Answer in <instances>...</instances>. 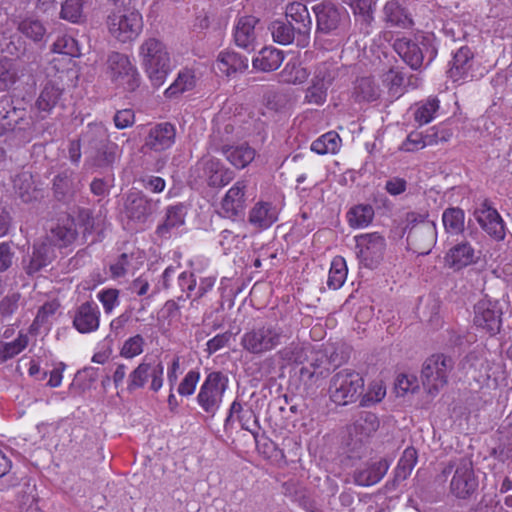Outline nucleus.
I'll return each mask as SVG.
<instances>
[{
  "label": "nucleus",
  "mask_w": 512,
  "mask_h": 512,
  "mask_svg": "<svg viewBox=\"0 0 512 512\" xmlns=\"http://www.w3.org/2000/svg\"><path fill=\"white\" fill-rule=\"evenodd\" d=\"M271 34L273 40L281 45H288L294 39V29L290 24L283 21H274L271 24Z\"/></svg>",
  "instance_id": "47"
},
{
  "label": "nucleus",
  "mask_w": 512,
  "mask_h": 512,
  "mask_svg": "<svg viewBox=\"0 0 512 512\" xmlns=\"http://www.w3.org/2000/svg\"><path fill=\"white\" fill-rule=\"evenodd\" d=\"M357 256L361 263L375 267L382 258L385 249V239L378 233H366L355 237Z\"/></svg>",
  "instance_id": "13"
},
{
  "label": "nucleus",
  "mask_w": 512,
  "mask_h": 512,
  "mask_svg": "<svg viewBox=\"0 0 512 512\" xmlns=\"http://www.w3.org/2000/svg\"><path fill=\"white\" fill-rule=\"evenodd\" d=\"M347 278L346 261L341 256H336L329 270L327 284L329 288L337 290L343 286Z\"/></svg>",
  "instance_id": "41"
},
{
  "label": "nucleus",
  "mask_w": 512,
  "mask_h": 512,
  "mask_svg": "<svg viewBox=\"0 0 512 512\" xmlns=\"http://www.w3.org/2000/svg\"><path fill=\"white\" fill-rule=\"evenodd\" d=\"M148 388L152 392H158L164 385V365L158 360H148L145 357L138 366L129 374L127 388L135 391Z\"/></svg>",
  "instance_id": "7"
},
{
  "label": "nucleus",
  "mask_w": 512,
  "mask_h": 512,
  "mask_svg": "<svg viewBox=\"0 0 512 512\" xmlns=\"http://www.w3.org/2000/svg\"><path fill=\"white\" fill-rule=\"evenodd\" d=\"M234 131V126L226 122L223 116L218 115L214 120L213 138L222 142L229 141L230 135Z\"/></svg>",
  "instance_id": "58"
},
{
  "label": "nucleus",
  "mask_w": 512,
  "mask_h": 512,
  "mask_svg": "<svg viewBox=\"0 0 512 512\" xmlns=\"http://www.w3.org/2000/svg\"><path fill=\"white\" fill-rule=\"evenodd\" d=\"M14 187L24 202H29L35 196V189L32 187L31 175L22 173L14 180Z\"/></svg>",
  "instance_id": "50"
},
{
  "label": "nucleus",
  "mask_w": 512,
  "mask_h": 512,
  "mask_svg": "<svg viewBox=\"0 0 512 512\" xmlns=\"http://www.w3.org/2000/svg\"><path fill=\"white\" fill-rule=\"evenodd\" d=\"M52 50L57 54L68 55L71 57H79L81 55L78 42L68 35L58 37L53 43Z\"/></svg>",
  "instance_id": "45"
},
{
  "label": "nucleus",
  "mask_w": 512,
  "mask_h": 512,
  "mask_svg": "<svg viewBox=\"0 0 512 512\" xmlns=\"http://www.w3.org/2000/svg\"><path fill=\"white\" fill-rule=\"evenodd\" d=\"M472 54L468 47H461L453 56L451 67L448 71L449 77L455 83H463L472 79L471 73Z\"/></svg>",
  "instance_id": "18"
},
{
  "label": "nucleus",
  "mask_w": 512,
  "mask_h": 512,
  "mask_svg": "<svg viewBox=\"0 0 512 512\" xmlns=\"http://www.w3.org/2000/svg\"><path fill=\"white\" fill-rule=\"evenodd\" d=\"M257 23L258 20L254 16L238 18L234 29V40L237 46L245 49L253 46L257 35Z\"/></svg>",
  "instance_id": "21"
},
{
  "label": "nucleus",
  "mask_w": 512,
  "mask_h": 512,
  "mask_svg": "<svg viewBox=\"0 0 512 512\" xmlns=\"http://www.w3.org/2000/svg\"><path fill=\"white\" fill-rule=\"evenodd\" d=\"M246 180H238L226 192L221 202V211L226 218H236L243 214L246 206Z\"/></svg>",
  "instance_id": "15"
},
{
  "label": "nucleus",
  "mask_w": 512,
  "mask_h": 512,
  "mask_svg": "<svg viewBox=\"0 0 512 512\" xmlns=\"http://www.w3.org/2000/svg\"><path fill=\"white\" fill-rule=\"evenodd\" d=\"M442 222L449 234H460L464 230L465 213L460 208H448L443 212Z\"/></svg>",
  "instance_id": "39"
},
{
  "label": "nucleus",
  "mask_w": 512,
  "mask_h": 512,
  "mask_svg": "<svg viewBox=\"0 0 512 512\" xmlns=\"http://www.w3.org/2000/svg\"><path fill=\"white\" fill-rule=\"evenodd\" d=\"M182 372L181 358L178 355H174L167 364V380L171 390L174 389Z\"/></svg>",
  "instance_id": "61"
},
{
  "label": "nucleus",
  "mask_w": 512,
  "mask_h": 512,
  "mask_svg": "<svg viewBox=\"0 0 512 512\" xmlns=\"http://www.w3.org/2000/svg\"><path fill=\"white\" fill-rule=\"evenodd\" d=\"M417 463V452L413 447H407L398 462L397 469L406 477L411 473Z\"/></svg>",
  "instance_id": "57"
},
{
  "label": "nucleus",
  "mask_w": 512,
  "mask_h": 512,
  "mask_svg": "<svg viewBox=\"0 0 512 512\" xmlns=\"http://www.w3.org/2000/svg\"><path fill=\"white\" fill-rule=\"evenodd\" d=\"M107 25L112 37L126 43L139 36L143 28V19L135 10L117 11L109 15Z\"/></svg>",
  "instance_id": "8"
},
{
  "label": "nucleus",
  "mask_w": 512,
  "mask_h": 512,
  "mask_svg": "<svg viewBox=\"0 0 512 512\" xmlns=\"http://www.w3.org/2000/svg\"><path fill=\"white\" fill-rule=\"evenodd\" d=\"M138 56L152 85H163L172 71L170 54L165 44L156 38L145 39L139 46Z\"/></svg>",
  "instance_id": "1"
},
{
  "label": "nucleus",
  "mask_w": 512,
  "mask_h": 512,
  "mask_svg": "<svg viewBox=\"0 0 512 512\" xmlns=\"http://www.w3.org/2000/svg\"><path fill=\"white\" fill-rule=\"evenodd\" d=\"M381 93V88L370 77H362L357 80L355 86L356 97L364 101L376 100Z\"/></svg>",
  "instance_id": "42"
},
{
  "label": "nucleus",
  "mask_w": 512,
  "mask_h": 512,
  "mask_svg": "<svg viewBox=\"0 0 512 512\" xmlns=\"http://www.w3.org/2000/svg\"><path fill=\"white\" fill-rule=\"evenodd\" d=\"M418 388V379L413 374H400L396 378L395 391L398 396H405L408 393H414Z\"/></svg>",
  "instance_id": "51"
},
{
  "label": "nucleus",
  "mask_w": 512,
  "mask_h": 512,
  "mask_svg": "<svg viewBox=\"0 0 512 512\" xmlns=\"http://www.w3.org/2000/svg\"><path fill=\"white\" fill-rule=\"evenodd\" d=\"M383 85L393 94L398 93L399 88L403 84V76L400 72L390 69L382 76Z\"/></svg>",
  "instance_id": "63"
},
{
  "label": "nucleus",
  "mask_w": 512,
  "mask_h": 512,
  "mask_svg": "<svg viewBox=\"0 0 512 512\" xmlns=\"http://www.w3.org/2000/svg\"><path fill=\"white\" fill-rule=\"evenodd\" d=\"M345 3L352 9L356 20L360 21L368 28L373 21V1L372 0H345ZM365 33H369L366 29Z\"/></svg>",
  "instance_id": "40"
},
{
  "label": "nucleus",
  "mask_w": 512,
  "mask_h": 512,
  "mask_svg": "<svg viewBox=\"0 0 512 512\" xmlns=\"http://www.w3.org/2000/svg\"><path fill=\"white\" fill-rule=\"evenodd\" d=\"M317 20V29L324 33L339 32L349 23L346 9L331 1H325L313 7Z\"/></svg>",
  "instance_id": "12"
},
{
  "label": "nucleus",
  "mask_w": 512,
  "mask_h": 512,
  "mask_svg": "<svg viewBox=\"0 0 512 512\" xmlns=\"http://www.w3.org/2000/svg\"><path fill=\"white\" fill-rule=\"evenodd\" d=\"M395 51L412 69H419L424 60L430 64L437 56L438 41L434 33L422 32L413 39H398L394 44Z\"/></svg>",
  "instance_id": "3"
},
{
  "label": "nucleus",
  "mask_w": 512,
  "mask_h": 512,
  "mask_svg": "<svg viewBox=\"0 0 512 512\" xmlns=\"http://www.w3.org/2000/svg\"><path fill=\"white\" fill-rule=\"evenodd\" d=\"M279 76L282 82L297 85L304 83L309 73L297 59H293L285 64Z\"/></svg>",
  "instance_id": "37"
},
{
  "label": "nucleus",
  "mask_w": 512,
  "mask_h": 512,
  "mask_svg": "<svg viewBox=\"0 0 512 512\" xmlns=\"http://www.w3.org/2000/svg\"><path fill=\"white\" fill-rule=\"evenodd\" d=\"M199 380L200 372L196 369L189 370L179 383L177 392L181 396H191L194 394Z\"/></svg>",
  "instance_id": "53"
},
{
  "label": "nucleus",
  "mask_w": 512,
  "mask_h": 512,
  "mask_svg": "<svg viewBox=\"0 0 512 512\" xmlns=\"http://www.w3.org/2000/svg\"><path fill=\"white\" fill-rule=\"evenodd\" d=\"M283 60L282 51L274 47H265L253 58L252 65L256 70L270 72L278 69Z\"/></svg>",
  "instance_id": "29"
},
{
  "label": "nucleus",
  "mask_w": 512,
  "mask_h": 512,
  "mask_svg": "<svg viewBox=\"0 0 512 512\" xmlns=\"http://www.w3.org/2000/svg\"><path fill=\"white\" fill-rule=\"evenodd\" d=\"M106 138V129L101 123L89 124L82 136L83 142L96 143Z\"/></svg>",
  "instance_id": "64"
},
{
  "label": "nucleus",
  "mask_w": 512,
  "mask_h": 512,
  "mask_svg": "<svg viewBox=\"0 0 512 512\" xmlns=\"http://www.w3.org/2000/svg\"><path fill=\"white\" fill-rule=\"evenodd\" d=\"M247 67L248 59L246 57L229 50L221 51L213 65L215 71L225 76L244 71Z\"/></svg>",
  "instance_id": "20"
},
{
  "label": "nucleus",
  "mask_w": 512,
  "mask_h": 512,
  "mask_svg": "<svg viewBox=\"0 0 512 512\" xmlns=\"http://www.w3.org/2000/svg\"><path fill=\"white\" fill-rule=\"evenodd\" d=\"M337 75V67L333 63L323 62L316 67L313 81L329 87Z\"/></svg>",
  "instance_id": "49"
},
{
  "label": "nucleus",
  "mask_w": 512,
  "mask_h": 512,
  "mask_svg": "<svg viewBox=\"0 0 512 512\" xmlns=\"http://www.w3.org/2000/svg\"><path fill=\"white\" fill-rule=\"evenodd\" d=\"M501 313L496 303L483 299L474 308V324L490 334H496L501 327Z\"/></svg>",
  "instance_id": "14"
},
{
  "label": "nucleus",
  "mask_w": 512,
  "mask_h": 512,
  "mask_svg": "<svg viewBox=\"0 0 512 512\" xmlns=\"http://www.w3.org/2000/svg\"><path fill=\"white\" fill-rule=\"evenodd\" d=\"M144 338L137 334L126 339L120 349V355L125 359H133L144 351Z\"/></svg>",
  "instance_id": "46"
},
{
  "label": "nucleus",
  "mask_w": 512,
  "mask_h": 512,
  "mask_svg": "<svg viewBox=\"0 0 512 512\" xmlns=\"http://www.w3.org/2000/svg\"><path fill=\"white\" fill-rule=\"evenodd\" d=\"M198 76L194 69L183 68L178 73L174 81L165 90L167 98H177L186 92L192 91L198 82Z\"/></svg>",
  "instance_id": "22"
},
{
  "label": "nucleus",
  "mask_w": 512,
  "mask_h": 512,
  "mask_svg": "<svg viewBox=\"0 0 512 512\" xmlns=\"http://www.w3.org/2000/svg\"><path fill=\"white\" fill-rule=\"evenodd\" d=\"M286 16L299 24L298 31L301 34L299 45L305 47L308 44L309 33L312 27V19L307 7L300 2L290 3L286 7Z\"/></svg>",
  "instance_id": "19"
},
{
  "label": "nucleus",
  "mask_w": 512,
  "mask_h": 512,
  "mask_svg": "<svg viewBox=\"0 0 512 512\" xmlns=\"http://www.w3.org/2000/svg\"><path fill=\"white\" fill-rule=\"evenodd\" d=\"M228 383V377L221 372H211L205 377L197 395V403L205 413L214 416L219 411Z\"/></svg>",
  "instance_id": "5"
},
{
  "label": "nucleus",
  "mask_w": 512,
  "mask_h": 512,
  "mask_svg": "<svg viewBox=\"0 0 512 512\" xmlns=\"http://www.w3.org/2000/svg\"><path fill=\"white\" fill-rule=\"evenodd\" d=\"M278 219V209L269 202H258L249 213V221L252 225L266 229Z\"/></svg>",
  "instance_id": "25"
},
{
  "label": "nucleus",
  "mask_w": 512,
  "mask_h": 512,
  "mask_svg": "<svg viewBox=\"0 0 512 512\" xmlns=\"http://www.w3.org/2000/svg\"><path fill=\"white\" fill-rule=\"evenodd\" d=\"M28 345V337L24 334L19 336L12 342L3 344L0 347V359L6 361L21 353Z\"/></svg>",
  "instance_id": "48"
},
{
  "label": "nucleus",
  "mask_w": 512,
  "mask_h": 512,
  "mask_svg": "<svg viewBox=\"0 0 512 512\" xmlns=\"http://www.w3.org/2000/svg\"><path fill=\"white\" fill-rule=\"evenodd\" d=\"M82 16V0H66L62 4L61 17L76 23Z\"/></svg>",
  "instance_id": "55"
},
{
  "label": "nucleus",
  "mask_w": 512,
  "mask_h": 512,
  "mask_svg": "<svg viewBox=\"0 0 512 512\" xmlns=\"http://www.w3.org/2000/svg\"><path fill=\"white\" fill-rule=\"evenodd\" d=\"M176 130L170 123H160L152 127L145 139L144 148L162 152L172 147L175 142Z\"/></svg>",
  "instance_id": "16"
},
{
  "label": "nucleus",
  "mask_w": 512,
  "mask_h": 512,
  "mask_svg": "<svg viewBox=\"0 0 512 512\" xmlns=\"http://www.w3.org/2000/svg\"><path fill=\"white\" fill-rule=\"evenodd\" d=\"M341 145L340 136L334 131H329L311 143V151L318 155L336 154L339 152Z\"/></svg>",
  "instance_id": "34"
},
{
  "label": "nucleus",
  "mask_w": 512,
  "mask_h": 512,
  "mask_svg": "<svg viewBox=\"0 0 512 512\" xmlns=\"http://www.w3.org/2000/svg\"><path fill=\"white\" fill-rule=\"evenodd\" d=\"M427 145L425 137L419 132H411L401 145V150L414 152L423 149Z\"/></svg>",
  "instance_id": "62"
},
{
  "label": "nucleus",
  "mask_w": 512,
  "mask_h": 512,
  "mask_svg": "<svg viewBox=\"0 0 512 512\" xmlns=\"http://www.w3.org/2000/svg\"><path fill=\"white\" fill-rule=\"evenodd\" d=\"M54 257L53 245L49 243L35 244L33 255L28 267L29 273H34L46 266Z\"/></svg>",
  "instance_id": "38"
},
{
  "label": "nucleus",
  "mask_w": 512,
  "mask_h": 512,
  "mask_svg": "<svg viewBox=\"0 0 512 512\" xmlns=\"http://www.w3.org/2000/svg\"><path fill=\"white\" fill-rule=\"evenodd\" d=\"M309 347L303 343L292 342L277 352V357L286 365L302 364L307 359Z\"/></svg>",
  "instance_id": "35"
},
{
  "label": "nucleus",
  "mask_w": 512,
  "mask_h": 512,
  "mask_svg": "<svg viewBox=\"0 0 512 512\" xmlns=\"http://www.w3.org/2000/svg\"><path fill=\"white\" fill-rule=\"evenodd\" d=\"M455 468L450 482V490L457 498L465 499L472 495L478 488V479L474 473L472 462L469 459L462 458L450 465L449 473Z\"/></svg>",
  "instance_id": "11"
},
{
  "label": "nucleus",
  "mask_w": 512,
  "mask_h": 512,
  "mask_svg": "<svg viewBox=\"0 0 512 512\" xmlns=\"http://www.w3.org/2000/svg\"><path fill=\"white\" fill-rule=\"evenodd\" d=\"M390 463L386 459L372 462L355 474V483L360 486H372L378 483L386 474Z\"/></svg>",
  "instance_id": "23"
},
{
  "label": "nucleus",
  "mask_w": 512,
  "mask_h": 512,
  "mask_svg": "<svg viewBox=\"0 0 512 512\" xmlns=\"http://www.w3.org/2000/svg\"><path fill=\"white\" fill-rule=\"evenodd\" d=\"M191 177L196 182L206 183L211 187H222L234 178V174L219 159L206 155L192 168Z\"/></svg>",
  "instance_id": "9"
},
{
  "label": "nucleus",
  "mask_w": 512,
  "mask_h": 512,
  "mask_svg": "<svg viewBox=\"0 0 512 512\" xmlns=\"http://www.w3.org/2000/svg\"><path fill=\"white\" fill-rule=\"evenodd\" d=\"M100 310L96 303L86 302L75 311L73 326L80 333H91L99 328Z\"/></svg>",
  "instance_id": "17"
},
{
  "label": "nucleus",
  "mask_w": 512,
  "mask_h": 512,
  "mask_svg": "<svg viewBox=\"0 0 512 512\" xmlns=\"http://www.w3.org/2000/svg\"><path fill=\"white\" fill-rule=\"evenodd\" d=\"M363 388L364 379L360 373L351 369H342L332 376L329 395L334 403L347 405L362 394Z\"/></svg>",
  "instance_id": "4"
},
{
  "label": "nucleus",
  "mask_w": 512,
  "mask_h": 512,
  "mask_svg": "<svg viewBox=\"0 0 512 512\" xmlns=\"http://www.w3.org/2000/svg\"><path fill=\"white\" fill-rule=\"evenodd\" d=\"M97 299L100 301L104 312L107 314L111 313L120 304L119 291L113 288L102 289L99 291L97 294Z\"/></svg>",
  "instance_id": "54"
},
{
  "label": "nucleus",
  "mask_w": 512,
  "mask_h": 512,
  "mask_svg": "<svg viewBox=\"0 0 512 512\" xmlns=\"http://www.w3.org/2000/svg\"><path fill=\"white\" fill-rule=\"evenodd\" d=\"M77 235L75 224L72 220L67 219L65 223L58 224L51 230V236L55 244L59 246H67L72 243Z\"/></svg>",
  "instance_id": "43"
},
{
  "label": "nucleus",
  "mask_w": 512,
  "mask_h": 512,
  "mask_svg": "<svg viewBox=\"0 0 512 512\" xmlns=\"http://www.w3.org/2000/svg\"><path fill=\"white\" fill-rule=\"evenodd\" d=\"M439 100L436 98H429L425 102L417 104L414 112L415 121L419 125H425L431 122L439 109Z\"/></svg>",
  "instance_id": "44"
},
{
  "label": "nucleus",
  "mask_w": 512,
  "mask_h": 512,
  "mask_svg": "<svg viewBox=\"0 0 512 512\" xmlns=\"http://www.w3.org/2000/svg\"><path fill=\"white\" fill-rule=\"evenodd\" d=\"M474 216L481 228H484V224H488L493 219L499 218V213L496 209L484 202L475 210Z\"/></svg>",
  "instance_id": "60"
},
{
  "label": "nucleus",
  "mask_w": 512,
  "mask_h": 512,
  "mask_svg": "<svg viewBox=\"0 0 512 512\" xmlns=\"http://www.w3.org/2000/svg\"><path fill=\"white\" fill-rule=\"evenodd\" d=\"M476 258L473 247L469 243L463 242L451 248L445 259L450 267L461 269L474 263Z\"/></svg>",
  "instance_id": "30"
},
{
  "label": "nucleus",
  "mask_w": 512,
  "mask_h": 512,
  "mask_svg": "<svg viewBox=\"0 0 512 512\" xmlns=\"http://www.w3.org/2000/svg\"><path fill=\"white\" fill-rule=\"evenodd\" d=\"M386 395V388L382 381H375L369 385L367 393L363 397V404L370 405L380 402Z\"/></svg>",
  "instance_id": "59"
},
{
  "label": "nucleus",
  "mask_w": 512,
  "mask_h": 512,
  "mask_svg": "<svg viewBox=\"0 0 512 512\" xmlns=\"http://www.w3.org/2000/svg\"><path fill=\"white\" fill-rule=\"evenodd\" d=\"M185 210L183 206H172L167 209L163 224L157 228V233L161 237L171 236L175 230L184 224Z\"/></svg>",
  "instance_id": "33"
},
{
  "label": "nucleus",
  "mask_w": 512,
  "mask_h": 512,
  "mask_svg": "<svg viewBox=\"0 0 512 512\" xmlns=\"http://www.w3.org/2000/svg\"><path fill=\"white\" fill-rule=\"evenodd\" d=\"M374 218V209L369 204H359L352 207L347 213L348 223L352 228L367 227Z\"/></svg>",
  "instance_id": "36"
},
{
  "label": "nucleus",
  "mask_w": 512,
  "mask_h": 512,
  "mask_svg": "<svg viewBox=\"0 0 512 512\" xmlns=\"http://www.w3.org/2000/svg\"><path fill=\"white\" fill-rule=\"evenodd\" d=\"M107 74L116 88L134 91L140 84V75L131 59L122 53L113 52L107 60Z\"/></svg>",
  "instance_id": "6"
},
{
  "label": "nucleus",
  "mask_w": 512,
  "mask_h": 512,
  "mask_svg": "<svg viewBox=\"0 0 512 512\" xmlns=\"http://www.w3.org/2000/svg\"><path fill=\"white\" fill-rule=\"evenodd\" d=\"M327 87L312 80L305 94V101L309 104L322 105L326 101Z\"/></svg>",
  "instance_id": "56"
},
{
  "label": "nucleus",
  "mask_w": 512,
  "mask_h": 512,
  "mask_svg": "<svg viewBox=\"0 0 512 512\" xmlns=\"http://www.w3.org/2000/svg\"><path fill=\"white\" fill-rule=\"evenodd\" d=\"M289 339L285 329L276 322H265L247 329L240 345L250 354L262 356L275 350Z\"/></svg>",
  "instance_id": "2"
},
{
  "label": "nucleus",
  "mask_w": 512,
  "mask_h": 512,
  "mask_svg": "<svg viewBox=\"0 0 512 512\" xmlns=\"http://www.w3.org/2000/svg\"><path fill=\"white\" fill-rule=\"evenodd\" d=\"M23 75L20 63L8 57L0 58V91H9Z\"/></svg>",
  "instance_id": "24"
},
{
  "label": "nucleus",
  "mask_w": 512,
  "mask_h": 512,
  "mask_svg": "<svg viewBox=\"0 0 512 512\" xmlns=\"http://www.w3.org/2000/svg\"><path fill=\"white\" fill-rule=\"evenodd\" d=\"M222 153L226 159L237 169L247 167L255 158V150L247 144L237 146H223Z\"/></svg>",
  "instance_id": "28"
},
{
  "label": "nucleus",
  "mask_w": 512,
  "mask_h": 512,
  "mask_svg": "<svg viewBox=\"0 0 512 512\" xmlns=\"http://www.w3.org/2000/svg\"><path fill=\"white\" fill-rule=\"evenodd\" d=\"M452 369V360L442 354L432 355L423 364L421 377L424 388L429 394L438 393L448 381Z\"/></svg>",
  "instance_id": "10"
},
{
  "label": "nucleus",
  "mask_w": 512,
  "mask_h": 512,
  "mask_svg": "<svg viewBox=\"0 0 512 512\" xmlns=\"http://www.w3.org/2000/svg\"><path fill=\"white\" fill-rule=\"evenodd\" d=\"M17 29L22 35L33 42L42 41L47 33L43 22L32 14L19 17Z\"/></svg>",
  "instance_id": "31"
},
{
  "label": "nucleus",
  "mask_w": 512,
  "mask_h": 512,
  "mask_svg": "<svg viewBox=\"0 0 512 512\" xmlns=\"http://www.w3.org/2000/svg\"><path fill=\"white\" fill-rule=\"evenodd\" d=\"M127 216L137 222H143L153 212V203L145 196L132 193L125 205Z\"/></svg>",
  "instance_id": "27"
},
{
  "label": "nucleus",
  "mask_w": 512,
  "mask_h": 512,
  "mask_svg": "<svg viewBox=\"0 0 512 512\" xmlns=\"http://www.w3.org/2000/svg\"><path fill=\"white\" fill-rule=\"evenodd\" d=\"M378 427V420L375 414L370 412L361 413L354 423V428L360 435H369Z\"/></svg>",
  "instance_id": "52"
},
{
  "label": "nucleus",
  "mask_w": 512,
  "mask_h": 512,
  "mask_svg": "<svg viewBox=\"0 0 512 512\" xmlns=\"http://www.w3.org/2000/svg\"><path fill=\"white\" fill-rule=\"evenodd\" d=\"M63 88L59 84L50 81L45 84L36 101V106L41 112L50 113L61 100Z\"/></svg>",
  "instance_id": "32"
},
{
  "label": "nucleus",
  "mask_w": 512,
  "mask_h": 512,
  "mask_svg": "<svg viewBox=\"0 0 512 512\" xmlns=\"http://www.w3.org/2000/svg\"><path fill=\"white\" fill-rule=\"evenodd\" d=\"M383 14L385 22L391 27L408 29L413 26L411 15L395 0L385 4Z\"/></svg>",
  "instance_id": "26"
}]
</instances>
